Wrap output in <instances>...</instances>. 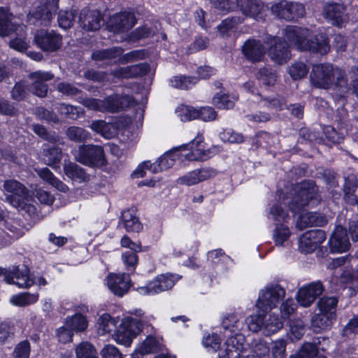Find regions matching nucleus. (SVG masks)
Returning a JSON list of instances; mask_svg holds the SVG:
<instances>
[{
  "mask_svg": "<svg viewBox=\"0 0 358 358\" xmlns=\"http://www.w3.org/2000/svg\"><path fill=\"white\" fill-rule=\"evenodd\" d=\"M25 26L20 19L10 13L8 9L0 8V36H6L14 31L23 32Z\"/></svg>",
  "mask_w": 358,
  "mask_h": 358,
  "instance_id": "a211bd4d",
  "label": "nucleus"
},
{
  "mask_svg": "<svg viewBox=\"0 0 358 358\" xmlns=\"http://www.w3.org/2000/svg\"><path fill=\"white\" fill-rule=\"evenodd\" d=\"M176 113L182 122L190 121L198 117L197 108L185 105L178 106Z\"/></svg>",
  "mask_w": 358,
  "mask_h": 358,
  "instance_id": "4d7b16f0",
  "label": "nucleus"
},
{
  "mask_svg": "<svg viewBox=\"0 0 358 358\" xmlns=\"http://www.w3.org/2000/svg\"><path fill=\"white\" fill-rule=\"evenodd\" d=\"M310 80L316 88L327 90L332 86L341 91V96L349 92L348 78L345 72L338 67L329 64L314 65L310 74Z\"/></svg>",
  "mask_w": 358,
  "mask_h": 358,
  "instance_id": "7ed1b4c3",
  "label": "nucleus"
},
{
  "mask_svg": "<svg viewBox=\"0 0 358 358\" xmlns=\"http://www.w3.org/2000/svg\"><path fill=\"white\" fill-rule=\"evenodd\" d=\"M215 175L216 171L213 169L205 167L190 171L180 177L177 181L179 184L191 186L208 180Z\"/></svg>",
  "mask_w": 358,
  "mask_h": 358,
  "instance_id": "b1692460",
  "label": "nucleus"
},
{
  "mask_svg": "<svg viewBox=\"0 0 358 358\" xmlns=\"http://www.w3.org/2000/svg\"><path fill=\"white\" fill-rule=\"evenodd\" d=\"M262 102L268 109L282 110L286 107L285 99L280 96L264 98L262 99Z\"/></svg>",
  "mask_w": 358,
  "mask_h": 358,
  "instance_id": "69168bd1",
  "label": "nucleus"
},
{
  "mask_svg": "<svg viewBox=\"0 0 358 358\" xmlns=\"http://www.w3.org/2000/svg\"><path fill=\"white\" fill-rule=\"evenodd\" d=\"M329 246L332 253H342L349 250L350 243L347 231L342 226H336L329 238Z\"/></svg>",
  "mask_w": 358,
  "mask_h": 358,
  "instance_id": "6ab92c4d",
  "label": "nucleus"
},
{
  "mask_svg": "<svg viewBox=\"0 0 358 358\" xmlns=\"http://www.w3.org/2000/svg\"><path fill=\"white\" fill-rule=\"evenodd\" d=\"M36 171L42 180L47 182L59 191L62 192H66L68 191V186L57 178L48 168L36 169Z\"/></svg>",
  "mask_w": 358,
  "mask_h": 358,
  "instance_id": "72a5a7b5",
  "label": "nucleus"
},
{
  "mask_svg": "<svg viewBox=\"0 0 358 358\" xmlns=\"http://www.w3.org/2000/svg\"><path fill=\"white\" fill-rule=\"evenodd\" d=\"M30 92L29 84L24 80L17 82L10 91L11 99L16 101L24 100Z\"/></svg>",
  "mask_w": 358,
  "mask_h": 358,
  "instance_id": "c03bdc74",
  "label": "nucleus"
},
{
  "mask_svg": "<svg viewBox=\"0 0 358 358\" xmlns=\"http://www.w3.org/2000/svg\"><path fill=\"white\" fill-rule=\"evenodd\" d=\"M158 278L163 292L172 289L176 282L180 279L179 275L169 273L158 275Z\"/></svg>",
  "mask_w": 358,
  "mask_h": 358,
  "instance_id": "680f3d73",
  "label": "nucleus"
},
{
  "mask_svg": "<svg viewBox=\"0 0 358 358\" xmlns=\"http://www.w3.org/2000/svg\"><path fill=\"white\" fill-rule=\"evenodd\" d=\"M89 127L105 138H111L117 133L115 124L106 122L102 120H93Z\"/></svg>",
  "mask_w": 358,
  "mask_h": 358,
  "instance_id": "7c9ffc66",
  "label": "nucleus"
},
{
  "mask_svg": "<svg viewBox=\"0 0 358 358\" xmlns=\"http://www.w3.org/2000/svg\"><path fill=\"white\" fill-rule=\"evenodd\" d=\"M283 327V323L278 315H264L263 334L270 336L275 334Z\"/></svg>",
  "mask_w": 358,
  "mask_h": 358,
  "instance_id": "473e14b6",
  "label": "nucleus"
},
{
  "mask_svg": "<svg viewBox=\"0 0 358 358\" xmlns=\"http://www.w3.org/2000/svg\"><path fill=\"white\" fill-rule=\"evenodd\" d=\"M57 90L63 94L64 95H66L67 96L71 97H76L77 96V101L80 99V98L83 99L80 96V94L82 93V91L77 88L75 85L73 84L69 83H60L57 85Z\"/></svg>",
  "mask_w": 358,
  "mask_h": 358,
  "instance_id": "e2e57ef3",
  "label": "nucleus"
},
{
  "mask_svg": "<svg viewBox=\"0 0 358 358\" xmlns=\"http://www.w3.org/2000/svg\"><path fill=\"white\" fill-rule=\"evenodd\" d=\"M338 299L334 296H323L317 302L318 310L334 316Z\"/></svg>",
  "mask_w": 358,
  "mask_h": 358,
  "instance_id": "a18cd8bd",
  "label": "nucleus"
},
{
  "mask_svg": "<svg viewBox=\"0 0 358 358\" xmlns=\"http://www.w3.org/2000/svg\"><path fill=\"white\" fill-rule=\"evenodd\" d=\"M122 220L127 231L138 232L142 229V225L136 216L134 208H129L123 211Z\"/></svg>",
  "mask_w": 358,
  "mask_h": 358,
  "instance_id": "2f4dec72",
  "label": "nucleus"
},
{
  "mask_svg": "<svg viewBox=\"0 0 358 358\" xmlns=\"http://www.w3.org/2000/svg\"><path fill=\"white\" fill-rule=\"evenodd\" d=\"M62 159V150L59 148L52 146L43 150V159L44 163L53 169L59 168Z\"/></svg>",
  "mask_w": 358,
  "mask_h": 358,
  "instance_id": "f704fd0d",
  "label": "nucleus"
},
{
  "mask_svg": "<svg viewBox=\"0 0 358 358\" xmlns=\"http://www.w3.org/2000/svg\"><path fill=\"white\" fill-rule=\"evenodd\" d=\"M272 13L280 19L287 21L294 20L305 15V8L303 4L289 2L282 0L272 5Z\"/></svg>",
  "mask_w": 358,
  "mask_h": 358,
  "instance_id": "9d476101",
  "label": "nucleus"
},
{
  "mask_svg": "<svg viewBox=\"0 0 358 358\" xmlns=\"http://www.w3.org/2000/svg\"><path fill=\"white\" fill-rule=\"evenodd\" d=\"M292 189L294 192V196L283 198V201L293 213H299L296 227L302 230L307 227L324 226L327 223V219L324 215L302 210L316 196L317 187L315 182L312 180L303 181L294 185Z\"/></svg>",
  "mask_w": 358,
  "mask_h": 358,
  "instance_id": "f257e3e1",
  "label": "nucleus"
},
{
  "mask_svg": "<svg viewBox=\"0 0 358 358\" xmlns=\"http://www.w3.org/2000/svg\"><path fill=\"white\" fill-rule=\"evenodd\" d=\"M136 290L140 294L147 296H154L163 292L158 275L145 285L136 287Z\"/></svg>",
  "mask_w": 358,
  "mask_h": 358,
  "instance_id": "ea45409f",
  "label": "nucleus"
},
{
  "mask_svg": "<svg viewBox=\"0 0 358 358\" xmlns=\"http://www.w3.org/2000/svg\"><path fill=\"white\" fill-rule=\"evenodd\" d=\"M242 53L248 61L254 63L263 60L266 50L259 40L250 38L243 43Z\"/></svg>",
  "mask_w": 358,
  "mask_h": 358,
  "instance_id": "412c9836",
  "label": "nucleus"
},
{
  "mask_svg": "<svg viewBox=\"0 0 358 358\" xmlns=\"http://www.w3.org/2000/svg\"><path fill=\"white\" fill-rule=\"evenodd\" d=\"M178 150L179 148H176L169 150L157 159L162 171L169 169L174 165L176 160L179 157L176 153Z\"/></svg>",
  "mask_w": 358,
  "mask_h": 358,
  "instance_id": "864d4df0",
  "label": "nucleus"
},
{
  "mask_svg": "<svg viewBox=\"0 0 358 358\" xmlns=\"http://www.w3.org/2000/svg\"><path fill=\"white\" fill-rule=\"evenodd\" d=\"M207 262L215 270L217 275H224L233 265V260L222 249L208 252Z\"/></svg>",
  "mask_w": 358,
  "mask_h": 358,
  "instance_id": "dca6fc26",
  "label": "nucleus"
},
{
  "mask_svg": "<svg viewBox=\"0 0 358 358\" xmlns=\"http://www.w3.org/2000/svg\"><path fill=\"white\" fill-rule=\"evenodd\" d=\"M238 6L245 16L257 20L263 19L264 4L262 0H239Z\"/></svg>",
  "mask_w": 358,
  "mask_h": 358,
  "instance_id": "cd10ccee",
  "label": "nucleus"
},
{
  "mask_svg": "<svg viewBox=\"0 0 358 358\" xmlns=\"http://www.w3.org/2000/svg\"><path fill=\"white\" fill-rule=\"evenodd\" d=\"M109 289L115 295L122 296L131 287V278L127 273H110L106 278Z\"/></svg>",
  "mask_w": 358,
  "mask_h": 358,
  "instance_id": "aec40b11",
  "label": "nucleus"
},
{
  "mask_svg": "<svg viewBox=\"0 0 358 358\" xmlns=\"http://www.w3.org/2000/svg\"><path fill=\"white\" fill-rule=\"evenodd\" d=\"M55 108L59 113L72 120H76L80 117V114L83 113V111L80 107L64 103H58Z\"/></svg>",
  "mask_w": 358,
  "mask_h": 358,
  "instance_id": "de8ad7c7",
  "label": "nucleus"
},
{
  "mask_svg": "<svg viewBox=\"0 0 358 358\" xmlns=\"http://www.w3.org/2000/svg\"><path fill=\"white\" fill-rule=\"evenodd\" d=\"M283 33L292 45L299 50H308L321 55L329 50L327 38L324 34L313 36L310 30L296 26H287Z\"/></svg>",
  "mask_w": 358,
  "mask_h": 358,
  "instance_id": "20e7f679",
  "label": "nucleus"
},
{
  "mask_svg": "<svg viewBox=\"0 0 358 358\" xmlns=\"http://www.w3.org/2000/svg\"><path fill=\"white\" fill-rule=\"evenodd\" d=\"M54 78V75L50 71H36L28 75L31 81L29 90L33 94L43 98L47 96L48 87L45 82Z\"/></svg>",
  "mask_w": 358,
  "mask_h": 358,
  "instance_id": "ddd939ff",
  "label": "nucleus"
},
{
  "mask_svg": "<svg viewBox=\"0 0 358 358\" xmlns=\"http://www.w3.org/2000/svg\"><path fill=\"white\" fill-rule=\"evenodd\" d=\"M213 103L219 109H229L234 106V101L224 94H215L213 98Z\"/></svg>",
  "mask_w": 358,
  "mask_h": 358,
  "instance_id": "774afa93",
  "label": "nucleus"
},
{
  "mask_svg": "<svg viewBox=\"0 0 358 358\" xmlns=\"http://www.w3.org/2000/svg\"><path fill=\"white\" fill-rule=\"evenodd\" d=\"M72 154L77 162L90 167H101L107 163L103 148L100 145L83 144Z\"/></svg>",
  "mask_w": 358,
  "mask_h": 358,
  "instance_id": "423d86ee",
  "label": "nucleus"
},
{
  "mask_svg": "<svg viewBox=\"0 0 358 358\" xmlns=\"http://www.w3.org/2000/svg\"><path fill=\"white\" fill-rule=\"evenodd\" d=\"M38 297V293L22 292L13 295L10 302L16 306H27L36 303Z\"/></svg>",
  "mask_w": 358,
  "mask_h": 358,
  "instance_id": "e433bc0d",
  "label": "nucleus"
},
{
  "mask_svg": "<svg viewBox=\"0 0 358 358\" xmlns=\"http://www.w3.org/2000/svg\"><path fill=\"white\" fill-rule=\"evenodd\" d=\"M98 325V332L100 335L110 333L116 327L115 320L108 314H103L99 318Z\"/></svg>",
  "mask_w": 358,
  "mask_h": 358,
  "instance_id": "6e6d98bb",
  "label": "nucleus"
},
{
  "mask_svg": "<svg viewBox=\"0 0 358 358\" xmlns=\"http://www.w3.org/2000/svg\"><path fill=\"white\" fill-rule=\"evenodd\" d=\"M203 141V136L198 134L189 143L180 146L179 150L182 148L189 150L185 155V158L189 161H203V148H201Z\"/></svg>",
  "mask_w": 358,
  "mask_h": 358,
  "instance_id": "c85d7f7f",
  "label": "nucleus"
},
{
  "mask_svg": "<svg viewBox=\"0 0 358 358\" xmlns=\"http://www.w3.org/2000/svg\"><path fill=\"white\" fill-rule=\"evenodd\" d=\"M65 134L68 139L75 143H83L92 138L89 131L83 127L76 126L69 127Z\"/></svg>",
  "mask_w": 358,
  "mask_h": 358,
  "instance_id": "c9c22d12",
  "label": "nucleus"
},
{
  "mask_svg": "<svg viewBox=\"0 0 358 358\" xmlns=\"http://www.w3.org/2000/svg\"><path fill=\"white\" fill-rule=\"evenodd\" d=\"M123 52V49L118 47H113L108 49L97 50L92 53V57L94 60L104 61L113 59L120 57Z\"/></svg>",
  "mask_w": 358,
  "mask_h": 358,
  "instance_id": "a19ab883",
  "label": "nucleus"
},
{
  "mask_svg": "<svg viewBox=\"0 0 358 358\" xmlns=\"http://www.w3.org/2000/svg\"><path fill=\"white\" fill-rule=\"evenodd\" d=\"M76 358H98L94 346L87 341H83L75 349Z\"/></svg>",
  "mask_w": 358,
  "mask_h": 358,
  "instance_id": "8fccbe9b",
  "label": "nucleus"
},
{
  "mask_svg": "<svg viewBox=\"0 0 358 358\" xmlns=\"http://www.w3.org/2000/svg\"><path fill=\"white\" fill-rule=\"evenodd\" d=\"M224 336L227 340L219 352L220 358H252L245 356L243 348L244 336L240 334L241 322L236 314H227L222 322Z\"/></svg>",
  "mask_w": 358,
  "mask_h": 358,
  "instance_id": "f03ea898",
  "label": "nucleus"
},
{
  "mask_svg": "<svg viewBox=\"0 0 358 358\" xmlns=\"http://www.w3.org/2000/svg\"><path fill=\"white\" fill-rule=\"evenodd\" d=\"M34 41L41 50L53 52L62 47V36L55 31H48L41 29L36 33Z\"/></svg>",
  "mask_w": 358,
  "mask_h": 358,
  "instance_id": "4468645a",
  "label": "nucleus"
},
{
  "mask_svg": "<svg viewBox=\"0 0 358 358\" xmlns=\"http://www.w3.org/2000/svg\"><path fill=\"white\" fill-rule=\"evenodd\" d=\"M75 18L76 11L60 10L57 18L59 26L64 29H67L73 24Z\"/></svg>",
  "mask_w": 358,
  "mask_h": 358,
  "instance_id": "bf43d9fd",
  "label": "nucleus"
},
{
  "mask_svg": "<svg viewBox=\"0 0 358 358\" xmlns=\"http://www.w3.org/2000/svg\"><path fill=\"white\" fill-rule=\"evenodd\" d=\"M308 72L306 64L302 62H296L292 64L288 70V73L294 80H299L305 77Z\"/></svg>",
  "mask_w": 358,
  "mask_h": 358,
  "instance_id": "052dcab7",
  "label": "nucleus"
},
{
  "mask_svg": "<svg viewBox=\"0 0 358 358\" xmlns=\"http://www.w3.org/2000/svg\"><path fill=\"white\" fill-rule=\"evenodd\" d=\"M256 76L257 80L266 87L273 86L277 80L275 71L266 67L260 68L258 70Z\"/></svg>",
  "mask_w": 358,
  "mask_h": 358,
  "instance_id": "79ce46f5",
  "label": "nucleus"
},
{
  "mask_svg": "<svg viewBox=\"0 0 358 358\" xmlns=\"http://www.w3.org/2000/svg\"><path fill=\"white\" fill-rule=\"evenodd\" d=\"M262 310H258V313L250 315L245 320V323L250 331L258 332L261 331L263 333L264 314Z\"/></svg>",
  "mask_w": 358,
  "mask_h": 358,
  "instance_id": "603ef678",
  "label": "nucleus"
},
{
  "mask_svg": "<svg viewBox=\"0 0 358 358\" xmlns=\"http://www.w3.org/2000/svg\"><path fill=\"white\" fill-rule=\"evenodd\" d=\"M58 0H43L41 6L29 14V22L36 26L48 25L58 10Z\"/></svg>",
  "mask_w": 358,
  "mask_h": 358,
  "instance_id": "6e6552de",
  "label": "nucleus"
},
{
  "mask_svg": "<svg viewBox=\"0 0 358 358\" xmlns=\"http://www.w3.org/2000/svg\"><path fill=\"white\" fill-rule=\"evenodd\" d=\"M145 169L149 170L152 173L162 171L157 160L154 163H150V161H148L140 164L132 175L136 178H143L145 176Z\"/></svg>",
  "mask_w": 358,
  "mask_h": 358,
  "instance_id": "5fc2aeb1",
  "label": "nucleus"
},
{
  "mask_svg": "<svg viewBox=\"0 0 358 358\" xmlns=\"http://www.w3.org/2000/svg\"><path fill=\"white\" fill-rule=\"evenodd\" d=\"M65 325L70 328L73 332H81L87 329L88 322L85 316L80 313H76L72 317L66 319Z\"/></svg>",
  "mask_w": 358,
  "mask_h": 358,
  "instance_id": "4c0bfd02",
  "label": "nucleus"
},
{
  "mask_svg": "<svg viewBox=\"0 0 358 358\" xmlns=\"http://www.w3.org/2000/svg\"><path fill=\"white\" fill-rule=\"evenodd\" d=\"M326 238V233L323 230L308 231L299 238V250L305 253H310L318 248L325 241Z\"/></svg>",
  "mask_w": 358,
  "mask_h": 358,
  "instance_id": "f3484780",
  "label": "nucleus"
},
{
  "mask_svg": "<svg viewBox=\"0 0 358 358\" xmlns=\"http://www.w3.org/2000/svg\"><path fill=\"white\" fill-rule=\"evenodd\" d=\"M159 350V341L152 336H148L143 343L138 347L136 352L141 354H149L156 352Z\"/></svg>",
  "mask_w": 358,
  "mask_h": 358,
  "instance_id": "3c124183",
  "label": "nucleus"
},
{
  "mask_svg": "<svg viewBox=\"0 0 358 358\" xmlns=\"http://www.w3.org/2000/svg\"><path fill=\"white\" fill-rule=\"evenodd\" d=\"M357 187V181L355 176H351L345 178L343 186L345 193V199L346 201L350 204H353L355 201L354 192Z\"/></svg>",
  "mask_w": 358,
  "mask_h": 358,
  "instance_id": "09e8293b",
  "label": "nucleus"
},
{
  "mask_svg": "<svg viewBox=\"0 0 358 358\" xmlns=\"http://www.w3.org/2000/svg\"><path fill=\"white\" fill-rule=\"evenodd\" d=\"M322 292L323 287L320 282H312L299 289L296 295L297 301L301 306L308 307Z\"/></svg>",
  "mask_w": 358,
  "mask_h": 358,
  "instance_id": "4be33fe9",
  "label": "nucleus"
},
{
  "mask_svg": "<svg viewBox=\"0 0 358 358\" xmlns=\"http://www.w3.org/2000/svg\"><path fill=\"white\" fill-rule=\"evenodd\" d=\"M264 43L270 45L268 54L275 63L282 65L291 58L289 45L281 38L269 36L266 38Z\"/></svg>",
  "mask_w": 358,
  "mask_h": 358,
  "instance_id": "1a4fd4ad",
  "label": "nucleus"
},
{
  "mask_svg": "<svg viewBox=\"0 0 358 358\" xmlns=\"http://www.w3.org/2000/svg\"><path fill=\"white\" fill-rule=\"evenodd\" d=\"M136 22V17L132 13L121 12L109 17L107 28L114 33H122L129 31Z\"/></svg>",
  "mask_w": 358,
  "mask_h": 358,
  "instance_id": "2eb2a0df",
  "label": "nucleus"
},
{
  "mask_svg": "<svg viewBox=\"0 0 358 358\" xmlns=\"http://www.w3.org/2000/svg\"><path fill=\"white\" fill-rule=\"evenodd\" d=\"M149 66L146 63L125 67H117L111 71V75L118 79L133 78L145 75L149 71Z\"/></svg>",
  "mask_w": 358,
  "mask_h": 358,
  "instance_id": "a878e982",
  "label": "nucleus"
},
{
  "mask_svg": "<svg viewBox=\"0 0 358 358\" xmlns=\"http://www.w3.org/2000/svg\"><path fill=\"white\" fill-rule=\"evenodd\" d=\"M78 102L90 110L114 113L130 107L134 104V100L131 96L127 94H113L103 99L80 98Z\"/></svg>",
  "mask_w": 358,
  "mask_h": 358,
  "instance_id": "39448f33",
  "label": "nucleus"
},
{
  "mask_svg": "<svg viewBox=\"0 0 358 358\" xmlns=\"http://www.w3.org/2000/svg\"><path fill=\"white\" fill-rule=\"evenodd\" d=\"M213 6L222 13L235 9L239 6V0H210Z\"/></svg>",
  "mask_w": 358,
  "mask_h": 358,
  "instance_id": "0e129e2a",
  "label": "nucleus"
},
{
  "mask_svg": "<svg viewBox=\"0 0 358 358\" xmlns=\"http://www.w3.org/2000/svg\"><path fill=\"white\" fill-rule=\"evenodd\" d=\"M198 78L194 76H176L170 79V85L177 89L188 90L198 82Z\"/></svg>",
  "mask_w": 358,
  "mask_h": 358,
  "instance_id": "58836bf2",
  "label": "nucleus"
},
{
  "mask_svg": "<svg viewBox=\"0 0 358 358\" xmlns=\"http://www.w3.org/2000/svg\"><path fill=\"white\" fill-rule=\"evenodd\" d=\"M83 28L87 31H96L103 23L101 13L96 10L83 9L79 17Z\"/></svg>",
  "mask_w": 358,
  "mask_h": 358,
  "instance_id": "393cba45",
  "label": "nucleus"
},
{
  "mask_svg": "<svg viewBox=\"0 0 358 358\" xmlns=\"http://www.w3.org/2000/svg\"><path fill=\"white\" fill-rule=\"evenodd\" d=\"M113 338L117 343L126 347L129 346L134 338L129 331L124 329V324L122 323L117 331L113 335Z\"/></svg>",
  "mask_w": 358,
  "mask_h": 358,
  "instance_id": "13d9d810",
  "label": "nucleus"
},
{
  "mask_svg": "<svg viewBox=\"0 0 358 358\" xmlns=\"http://www.w3.org/2000/svg\"><path fill=\"white\" fill-rule=\"evenodd\" d=\"M5 274L6 283L15 285L20 288H29L35 282L34 278L30 275L29 268L24 264L9 268Z\"/></svg>",
  "mask_w": 358,
  "mask_h": 358,
  "instance_id": "9b49d317",
  "label": "nucleus"
},
{
  "mask_svg": "<svg viewBox=\"0 0 358 358\" xmlns=\"http://www.w3.org/2000/svg\"><path fill=\"white\" fill-rule=\"evenodd\" d=\"M64 171L65 175L72 180L81 183L86 182L89 180V175H87L85 169L76 163L65 162L64 164Z\"/></svg>",
  "mask_w": 358,
  "mask_h": 358,
  "instance_id": "c756f323",
  "label": "nucleus"
},
{
  "mask_svg": "<svg viewBox=\"0 0 358 358\" xmlns=\"http://www.w3.org/2000/svg\"><path fill=\"white\" fill-rule=\"evenodd\" d=\"M289 358H325L324 355L317 354V348L313 343H304L298 353Z\"/></svg>",
  "mask_w": 358,
  "mask_h": 358,
  "instance_id": "49530a36",
  "label": "nucleus"
},
{
  "mask_svg": "<svg viewBox=\"0 0 358 358\" xmlns=\"http://www.w3.org/2000/svg\"><path fill=\"white\" fill-rule=\"evenodd\" d=\"M292 191L293 192L289 194H285L282 190H278V196L279 201L282 202V203L286 206L283 201V198H286L287 196L293 198L294 196V192L292 189ZM287 206H288L287 205ZM268 218L275 221L276 222L275 224L278 225V223L286 222L289 219V215L287 211L282 206V203H276L271 208Z\"/></svg>",
  "mask_w": 358,
  "mask_h": 358,
  "instance_id": "bb28decb",
  "label": "nucleus"
},
{
  "mask_svg": "<svg viewBox=\"0 0 358 358\" xmlns=\"http://www.w3.org/2000/svg\"><path fill=\"white\" fill-rule=\"evenodd\" d=\"M346 8L343 4L328 3L325 5L323 15L332 24L341 26L348 20Z\"/></svg>",
  "mask_w": 358,
  "mask_h": 358,
  "instance_id": "5701e85b",
  "label": "nucleus"
},
{
  "mask_svg": "<svg viewBox=\"0 0 358 358\" xmlns=\"http://www.w3.org/2000/svg\"><path fill=\"white\" fill-rule=\"evenodd\" d=\"M334 317L331 315L319 311L313 317L311 325L313 328L318 329V331L326 329L331 325Z\"/></svg>",
  "mask_w": 358,
  "mask_h": 358,
  "instance_id": "37998d69",
  "label": "nucleus"
},
{
  "mask_svg": "<svg viewBox=\"0 0 358 358\" xmlns=\"http://www.w3.org/2000/svg\"><path fill=\"white\" fill-rule=\"evenodd\" d=\"M285 289L280 285H268L259 292L256 303L257 308L263 313H267L275 308L285 298Z\"/></svg>",
  "mask_w": 358,
  "mask_h": 358,
  "instance_id": "0eeeda50",
  "label": "nucleus"
},
{
  "mask_svg": "<svg viewBox=\"0 0 358 358\" xmlns=\"http://www.w3.org/2000/svg\"><path fill=\"white\" fill-rule=\"evenodd\" d=\"M3 190L7 193L6 201L13 207L20 206V201L25 200L29 194L24 185L15 179H8L3 182Z\"/></svg>",
  "mask_w": 358,
  "mask_h": 358,
  "instance_id": "f8f14e48",
  "label": "nucleus"
},
{
  "mask_svg": "<svg viewBox=\"0 0 358 358\" xmlns=\"http://www.w3.org/2000/svg\"><path fill=\"white\" fill-rule=\"evenodd\" d=\"M31 353L30 343L27 340L17 343L13 352V358H29Z\"/></svg>",
  "mask_w": 358,
  "mask_h": 358,
  "instance_id": "338daca9",
  "label": "nucleus"
}]
</instances>
